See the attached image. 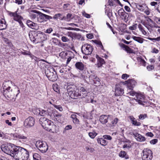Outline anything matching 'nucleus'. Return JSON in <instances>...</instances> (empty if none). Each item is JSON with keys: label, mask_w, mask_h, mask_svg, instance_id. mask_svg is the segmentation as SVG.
<instances>
[{"label": "nucleus", "mask_w": 160, "mask_h": 160, "mask_svg": "<svg viewBox=\"0 0 160 160\" xmlns=\"http://www.w3.org/2000/svg\"><path fill=\"white\" fill-rule=\"evenodd\" d=\"M9 15L13 17V19L14 20L18 21L19 23L20 26L22 27L23 24L22 21L23 18L20 15V13L18 12V11H16L14 12H8Z\"/></svg>", "instance_id": "nucleus-6"}, {"label": "nucleus", "mask_w": 160, "mask_h": 160, "mask_svg": "<svg viewBox=\"0 0 160 160\" xmlns=\"http://www.w3.org/2000/svg\"><path fill=\"white\" fill-rule=\"evenodd\" d=\"M132 38L135 41L141 43H142L144 40V39L139 37L133 36L132 37Z\"/></svg>", "instance_id": "nucleus-24"}, {"label": "nucleus", "mask_w": 160, "mask_h": 160, "mask_svg": "<svg viewBox=\"0 0 160 160\" xmlns=\"http://www.w3.org/2000/svg\"><path fill=\"white\" fill-rule=\"evenodd\" d=\"M147 117V115L146 114H141L139 117V119L141 120H143Z\"/></svg>", "instance_id": "nucleus-51"}, {"label": "nucleus", "mask_w": 160, "mask_h": 160, "mask_svg": "<svg viewBox=\"0 0 160 160\" xmlns=\"http://www.w3.org/2000/svg\"><path fill=\"white\" fill-rule=\"evenodd\" d=\"M35 123V119L32 117H29L26 118L24 122V125L26 128L33 126Z\"/></svg>", "instance_id": "nucleus-10"}, {"label": "nucleus", "mask_w": 160, "mask_h": 160, "mask_svg": "<svg viewBox=\"0 0 160 160\" xmlns=\"http://www.w3.org/2000/svg\"><path fill=\"white\" fill-rule=\"evenodd\" d=\"M140 61L142 65H143L144 66H146V62L144 60L142 59H140Z\"/></svg>", "instance_id": "nucleus-59"}, {"label": "nucleus", "mask_w": 160, "mask_h": 160, "mask_svg": "<svg viewBox=\"0 0 160 160\" xmlns=\"http://www.w3.org/2000/svg\"><path fill=\"white\" fill-rule=\"evenodd\" d=\"M129 77V75H128L126 74H124L122 75V78L126 80Z\"/></svg>", "instance_id": "nucleus-54"}, {"label": "nucleus", "mask_w": 160, "mask_h": 160, "mask_svg": "<svg viewBox=\"0 0 160 160\" xmlns=\"http://www.w3.org/2000/svg\"><path fill=\"white\" fill-rule=\"evenodd\" d=\"M158 142V139H153L152 140H151L150 142L151 144H155L156 143Z\"/></svg>", "instance_id": "nucleus-63"}, {"label": "nucleus", "mask_w": 160, "mask_h": 160, "mask_svg": "<svg viewBox=\"0 0 160 160\" xmlns=\"http://www.w3.org/2000/svg\"><path fill=\"white\" fill-rule=\"evenodd\" d=\"M93 49V47L90 44L87 43L82 45L81 48L82 52L86 55H90L92 53Z\"/></svg>", "instance_id": "nucleus-5"}, {"label": "nucleus", "mask_w": 160, "mask_h": 160, "mask_svg": "<svg viewBox=\"0 0 160 160\" xmlns=\"http://www.w3.org/2000/svg\"><path fill=\"white\" fill-rule=\"evenodd\" d=\"M72 128V126L71 125H68L66 126L64 129L65 130H68Z\"/></svg>", "instance_id": "nucleus-55"}, {"label": "nucleus", "mask_w": 160, "mask_h": 160, "mask_svg": "<svg viewBox=\"0 0 160 160\" xmlns=\"http://www.w3.org/2000/svg\"><path fill=\"white\" fill-rule=\"evenodd\" d=\"M57 128L56 126L54 125L52 122V123L50 125L47 130H48L50 132H57Z\"/></svg>", "instance_id": "nucleus-17"}, {"label": "nucleus", "mask_w": 160, "mask_h": 160, "mask_svg": "<svg viewBox=\"0 0 160 160\" xmlns=\"http://www.w3.org/2000/svg\"><path fill=\"white\" fill-rule=\"evenodd\" d=\"M103 137L104 139H106L109 140H111L112 139V137L110 136L107 135H104Z\"/></svg>", "instance_id": "nucleus-50"}, {"label": "nucleus", "mask_w": 160, "mask_h": 160, "mask_svg": "<svg viewBox=\"0 0 160 160\" xmlns=\"http://www.w3.org/2000/svg\"><path fill=\"white\" fill-rule=\"evenodd\" d=\"M146 135L148 137H152L153 136V134L151 132H148L146 134Z\"/></svg>", "instance_id": "nucleus-61"}, {"label": "nucleus", "mask_w": 160, "mask_h": 160, "mask_svg": "<svg viewBox=\"0 0 160 160\" xmlns=\"http://www.w3.org/2000/svg\"><path fill=\"white\" fill-rule=\"evenodd\" d=\"M152 157V152L150 150L146 148L143 150L142 155L143 160H151Z\"/></svg>", "instance_id": "nucleus-8"}, {"label": "nucleus", "mask_w": 160, "mask_h": 160, "mask_svg": "<svg viewBox=\"0 0 160 160\" xmlns=\"http://www.w3.org/2000/svg\"><path fill=\"white\" fill-rule=\"evenodd\" d=\"M3 21L0 20V30H2L5 29L6 28V25L5 23V20Z\"/></svg>", "instance_id": "nucleus-23"}, {"label": "nucleus", "mask_w": 160, "mask_h": 160, "mask_svg": "<svg viewBox=\"0 0 160 160\" xmlns=\"http://www.w3.org/2000/svg\"><path fill=\"white\" fill-rule=\"evenodd\" d=\"M14 138L16 139H21V135L19 134H15L14 135Z\"/></svg>", "instance_id": "nucleus-60"}, {"label": "nucleus", "mask_w": 160, "mask_h": 160, "mask_svg": "<svg viewBox=\"0 0 160 160\" xmlns=\"http://www.w3.org/2000/svg\"><path fill=\"white\" fill-rule=\"evenodd\" d=\"M12 81L9 80H8V81H6L3 84V89L8 91H9L10 89V86H8V88H6V85H8V84H12Z\"/></svg>", "instance_id": "nucleus-25"}, {"label": "nucleus", "mask_w": 160, "mask_h": 160, "mask_svg": "<svg viewBox=\"0 0 160 160\" xmlns=\"http://www.w3.org/2000/svg\"><path fill=\"white\" fill-rule=\"evenodd\" d=\"M76 115L75 114L72 115L71 118L73 119V122L76 124H78L79 122V120L77 118Z\"/></svg>", "instance_id": "nucleus-32"}, {"label": "nucleus", "mask_w": 160, "mask_h": 160, "mask_svg": "<svg viewBox=\"0 0 160 160\" xmlns=\"http://www.w3.org/2000/svg\"><path fill=\"white\" fill-rule=\"evenodd\" d=\"M67 91L69 92L70 96L72 98L76 99L79 96L81 97V93L79 92V90L75 85H68L67 87Z\"/></svg>", "instance_id": "nucleus-2"}, {"label": "nucleus", "mask_w": 160, "mask_h": 160, "mask_svg": "<svg viewBox=\"0 0 160 160\" xmlns=\"http://www.w3.org/2000/svg\"><path fill=\"white\" fill-rule=\"evenodd\" d=\"M53 18L54 19L59 18L61 20H62L63 19L66 20V18L65 17L63 16L62 14L60 13L56 14L53 17Z\"/></svg>", "instance_id": "nucleus-20"}, {"label": "nucleus", "mask_w": 160, "mask_h": 160, "mask_svg": "<svg viewBox=\"0 0 160 160\" xmlns=\"http://www.w3.org/2000/svg\"><path fill=\"white\" fill-rule=\"evenodd\" d=\"M82 15L87 18H90V14L86 13L84 11L82 12Z\"/></svg>", "instance_id": "nucleus-52"}, {"label": "nucleus", "mask_w": 160, "mask_h": 160, "mask_svg": "<svg viewBox=\"0 0 160 160\" xmlns=\"http://www.w3.org/2000/svg\"><path fill=\"white\" fill-rule=\"evenodd\" d=\"M109 116V115H108V116L104 115H101L99 119L100 122L102 124L106 123L108 122V119Z\"/></svg>", "instance_id": "nucleus-15"}, {"label": "nucleus", "mask_w": 160, "mask_h": 160, "mask_svg": "<svg viewBox=\"0 0 160 160\" xmlns=\"http://www.w3.org/2000/svg\"><path fill=\"white\" fill-rule=\"evenodd\" d=\"M54 107L58 109L60 111H62L63 110L62 107L60 106L55 105Z\"/></svg>", "instance_id": "nucleus-56"}, {"label": "nucleus", "mask_w": 160, "mask_h": 160, "mask_svg": "<svg viewBox=\"0 0 160 160\" xmlns=\"http://www.w3.org/2000/svg\"><path fill=\"white\" fill-rule=\"evenodd\" d=\"M154 20L158 24H160V18L156 17Z\"/></svg>", "instance_id": "nucleus-58"}, {"label": "nucleus", "mask_w": 160, "mask_h": 160, "mask_svg": "<svg viewBox=\"0 0 160 160\" xmlns=\"http://www.w3.org/2000/svg\"><path fill=\"white\" fill-rule=\"evenodd\" d=\"M39 121L42 127L46 130L50 125L52 123V122L45 118L42 117L40 118Z\"/></svg>", "instance_id": "nucleus-9"}, {"label": "nucleus", "mask_w": 160, "mask_h": 160, "mask_svg": "<svg viewBox=\"0 0 160 160\" xmlns=\"http://www.w3.org/2000/svg\"><path fill=\"white\" fill-rule=\"evenodd\" d=\"M76 68L82 71L84 69V66L83 63L82 62H77L75 64Z\"/></svg>", "instance_id": "nucleus-18"}, {"label": "nucleus", "mask_w": 160, "mask_h": 160, "mask_svg": "<svg viewBox=\"0 0 160 160\" xmlns=\"http://www.w3.org/2000/svg\"><path fill=\"white\" fill-rule=\"evenodd\" d=\"M39 115L41 116H46L47 115L46 111L44 110H42L41 111L40 110V113Z\"/></svg>", "instance_id": "nucleus-45"}, {"label": "nucleus", "mask_w": 160, "mask_h": 160, "mask_svg": "<svg viewBox=\"0 0 160 160\" xmlns=\"http://www.w3.org/2000/svg\"><path fill=\"white\" fill-rule=\"evenodd\" d=\"M33 112L37 115H39L40 113V110L38 109H34L32 110Z\"/></svg>", "instance_id": "nucleus-44"}, {"label": "nucleus", "mask_w": 160, "mask_h": 160, "mask_svg": "<svg viewBox=\"0 0 160 160\" xmlns=\"http://www.w3.org/2000/svg\"><path fill=\"white\" fill-rule=\"evenodd\" d=\"M36 146L42 152H46L48 149L47 144L44 142L37 141L36 143Z\"/></svg>", "instance_id": "nucleus-7"}, {"label": "nucleus", "mask_w": 160, "mask_h": 160, "mask_svg": "<svg viewBox=\"0 0 160 160\" xmlns=\"http://www.w3.org/2000/svg\"><path fill=\"white\" fill-rule=\"evenodd\" d=\"M52 109V108H48L47 109V110L46 111L47 115L49 116L50 117L52 116L53 113Z\"/></svg>", "instance_id": "nucleus-37"}, {"label": "nucleus", "mask_w": 160, "mask_h": 160, "mask_svg": "<svg viewBox=\"0 0 160 160\" xmlns=\"http://www.w3.org/2000/svg\"><path fill=\"white\" fill-rule=\"evenodd\" d=\"M85 148L86 149L87 151H88V152H92L95 151V149L94 148L88 147V146H86L85 147Z\"/></svg>", "instance_id": "nucleus-43"}, {"label": "nucleus", "mask_w": 160, "mask_h": 160, "mask_svg": "<svg viewBox=\"0 0 160 160\" xmlns=\"http://www.w3.org/2000/svg\"><path fill=\"white\" fill-rule=\"evenodd\" d=\"M62 97L65 100H68L69 99L70 96L69 92H65L63 93Z\"/></svg>", "instance_id": "nucleus-28"}, {"label": "nucleus", "mask_w": 160, "mask_h": 160, "mask_svg": "<svg viewBox=\"0 0 160 160\" xmlns=\"http://www.w3.org/2000/svg\"><path fill=\"white\" fill-rule=\"evenodd\" d=\"M18 147L10 143L7 144L5 146L2 145L1 146V149L3 152L13 157V155L15 153L16 148Z\"/></svg>", "instance_id": "nucleus-3"}, {"label": "nucleus", "mask_w": 160, "mask_h": 160, "mask_svg": "<svg viewBox=\"0 0 160 160\" xmlns=\"http://www.w3.org/2000/svg\"><path fill=\"white\" fill-rule=\"evenodd\" d=\"M88 135L90 138H94L97 135V133L93 131L92 132L89 133Z\"/></svg>", "instance_id": "nucleus-41"}, {"label": "nucleus", "mask_w": 160, "mask_h": 160, "mask_svg": "<svg viewBox=\"0 0 160 160\" xmlns=\"http://www.w3.org/2000/svg\"><path fill=\"white\" fill-rule=\"evenodd\" d=\"M126 25L124 23L121 24V31L124 32H126Z\"/></svg>", "instance_id": "nucleus-35"}, {"label": "nucleus", "mask_w": 160, "mask_h": 160, "mask_svg": "<svg viewBox=\"0 0 160 160\" xmlns=\"http://www.w3.org/2000/svg\"><path fill=\"white\" fill-rule=\"evenodd\" d=\"M127 13H123V12H122L121 14V19H122V20L124 21L125 22H127L128 21L127 20Z\"/></svg>", "instance_id": "nucleus-27"}, {"label": "nucleus", "mask_w": 160, "mask_h": 160, "mask_svg": "<svg viewBox=\"0 0 160 160\" xmlns=\"http://www.w3.org/2000/svg\"><path fill=\"white\" fill-rule=\"evenodd\" d=\"M97 141L98 143L102 145H105L106 144V140L102 138H98L97 139Z\"/></svg>", "instance_id": "nucleus-30"}, {"label": "nucleus", "mask_w": 160, "mask_h": 160, "mask_svg": "<svg viewBox=\"0 0 160 160\" xmlns=\"http://www.w3.org/2000/svg\"><path fill=\"white\" fill-rule=\"evenodd\" d=\"M33 160H41V157L38 154L35 153L33 155Z\"/></svg>", "instance_id": "nucleus-38"}, {"label": "nucleus", "mask_w": 160, "mask_h": 160, "mask_svg": "<svg viewBox=\"0 0 160 160\" xmlns=\"http://www.w3.org/2000/svg\"><path fill=\"white\" fill-rule=\"evenodd\" d=\"M121 47L123 49V50L126 51L127 53H134L133 50L130 48L128 46L122 43L121 44Z\"/></svg>", "instance_id": "nucleus-14"}, {"label": "nucleus", "mask_w": 160, "mask_h": 160, "mask_svg": "<svg viewBox=\"0 0 160 160\" xmlns=\"http://www.w3.org/2000/svg\"><path fill=\"white\" fill-rule=\"evenodd\" d=\"M45 70V74L49 80L54 82L57 80V77L56 74L53 72L54 69L52 67H49L46 68Z\"/></svg>", "instance_id": "nucleus-4"}, {"label": "nucleus", "mask_w": 160, "mask_h": 160, "mask_svg": "<svg viewBox=\"0 0 160 160\" xmlns=\"http://www.w3.org/2000/svg\"><path fill=\"white\" fill-rule=\"evenodd\" d=\"M37 36L40 38L41 41H44L47 39V35L42 33H38Z\"/></svg>", "instance_id": "nucleus-26"}, {"label": "nucleus", "mask_w": 160, "mask_h": 160, "mask_svg": "<svg viewBox=\"0 0 160 160\" xmlns=\"http://www.w3.org/2000/svg\"><path fill=\"white\" fill-rule=\"evenodd\" d=\"M124 85L127 84V87L130 89L132 90L136 84V82L133 79H129L124 82H121Z\"/></svg>", "instance_id": "nucleus-11"}, {"label": "nucleus", "mask_w": 160, "mask_h": 160, "mask_svg": "<svg viewBox=\"0 0 160 160\" xmlns=\"http://www.w3.org/2000/svg\"><path fill=\"white\" fill-rule=\"evenodd\" d=\"M132 123L134 125L137 126H139L141 125V123L139 122H138L135 119L132 121Z\"/></svg>", "instance_id": "nucleus-49"}, {"label": "nucleus", "mask_w": 160, "mask_h": 160, "mask_svg": "<svg viewBox=\"0 0 160 160\" xmlns=\"http://www.w3.org/2000/svg\"><path fill=\"white\" fill-rule=\"evenodd\" d=\"M52 28H50L48 29L45 32H46L47 33H50L52 31Z\"/></svg>", "instance_id": "nucleus-64"}, {"label": "nucleus", "mask_w": 160, "mask_h": 160, "mask_svg": "<svg viewBox=\"0 0 160 160\" xmlns=\"http://www.w3.org/2000/svg\"><path fill=\"white\" fill-rule=\"evenodd\" d=\"M119 84H117L116 86L115 94L116 96H119L120 95V88Z\"/></svg>", "instance_id": "nucleus-29"}, {"label": "nucleus", "mask_w": 160, "mask_h": 160, "mask_svg": "<svg viewBox=\"0 0 160 160\" xmlns=\"http://www.w3.org/2000/svg\"><path fill=\"white\" fill-rule=\"evenodd\" d=\"M147 68L148 71H150L154 69V66L152 65H149L147 66Z\"/></svg>", "instance_id": "nucleus-53"}, {"label": "nucleus", "mask_w": 160, "mask_h": 160, "mask_svg": "<svg viewBox=\"0 0 160 160\" xmlns=\"http://www.w3.org/2000/svg\"><path fill=\"white\" fill-rule=\"evenodd\" d=\"M96 57L98 61V63L97 64L98 66V67H100L103 64L105 63L104 60L99 57L98 55H96Z\"/></svg>", "instance_id": "nucleus-19"}, {"label": "nucleus", "mask_w": 160, "mask_h": 160, "mask_svg": "<svg viewBox=\"0 0 160 160\" xmlns=\"http://www.w3.org/2000/svg\"><path fill=\"white\" fill-rule=\"evenodd\" d=\"M93 82L96 86H99L101 84L99 79L97 77L94 80Z\"/></svg>", "instance_id": "nucleus-40"}, {"label": "nucleus", "mask_w": 160, "mask_h": 160, "mask_svg": "<svg viewBox=\"0 0 160 160\" xmlns=\"http://www.w3.org/2000/svg\"><path fill=\"white\" fill-rule=\"evenodd\" d=\"M72 35L75 38H81V36L79 34L77 33H72L71 32L70 34H69V36H71V35Z\"/></svg>", "instance_id": "nucleus-39"}, {"label": "nucleus", "mask_w": 160, "mask_h": 160, "mask_svg": "<svg viewBox=\"0 0 160 160\" xmlns=\"http://www.w3.org/2000/svg\"><path fill=\"white\" fill-rule=\"evenodd\" d=\"M118 121V119L117 118H115L114 120L112 121V123L113 125H114L117 124Z\"/></svg>", "instance_id": "nucleus-62"}, {"label": "nucleus", "mask_w": 160, "mask_h": 160, "mask_svg": "<svg viewBox=\"0 0 160 160\" xmlns=\"http://www.w3.org/2000/svg\"><path fill=\"white\" fill-rule=\"evenodd\" d=\"M61 39L62 41L64 42H68L69 41V39L65 36L62 37Z\"/></svg>", "instance_id": "nucleus-48"}, {"label": "nucleus", "mask_w": 160, "mask_h": 160, "mask_svg": "<svg viewBox=\"0 0 160 160\" xmlns=\"http://www.w3.org/2000/svg\"><path fill=\"white\" fill-rule=\"evenodd\" d=\"M97 77V76L95 75L92 74L89 76V78L90 80H92L93 82Z\"/></svg>", "instance_id": "nucleus-46"}, {"label": "nucleus", "mask_w": 160, "mask_h": 160, "mask_svg": "<svg viewBox=\"0 0 160 160\" xmlns=\"http://www.w3.org/2000/svg\"><path fill=\"white\" fill-rule=\"evenodd\" d=\"M133 135L138 141L141 142L144 141L146 140V138L144 137L138 133H133Z\"/></svg>", "instance_id": "nucleus-12"}, {"label": "nucleus", "mask_w": 160, "mask_h": 160, "mask_svg": "<svg viewBox=\"0 0 160 160\" xmlns=\"http://www.w3.org/2000/svg\"><path fill=\"white\" fill-rule=\"evenodd\" d=\"M121 157L124 158L126 159H128L129 158L126 152L124 151L121 152Z\"/></svg>", "instance_id": "nucleus-34"}, {"label": "nucleus", "mask_w": 160, "mask_h": 160, "mask_svg": "<svg viewBox=\"0 0 160 160\" xmlns=\"http://www.w3.org/2000/svg\"><path fill=\"white\" fill-rule=\"evenodd\" d=\"M146 24L147 25L151 27L152 26V24L153 23V21L149 18H146Z\"/></svg>", "instance_id": "nucleus-31"}, {"label": "nucleus", "mask_w": 160, "mask_h": 160, "mask_svg": "<svg viewBox=\"0 0 160 160\" xmlns=\"http://www.w3.org/2000/svg\"><path fill=\"white\" fill-rule=\"evenodd\" d=\"M138 27L139 30L142 32L143 35H145L147 34L146 32L144 30L143 27L141 24H139Z\"/></svg>", "instance_id": "nucleus-33"}, {"label": "nucleus", "mask_w": 160, "mask_h": 160, "mask_svg": "<svg viewBox=\"0 0 160 160\" xmlns=\"http://www.w3.org/2000/svg\"><path fill=\"white\" fill-rule=\"evenodd\" d=\"M124 144L123 145V148L124 149V150H125L126 149V148L127 149H129L130 148V147L129 146V144H128L127 143H123Z\"/></svg>", "instance_id": "nucleus-47"}, {"label": "nucleus", "mask_w": 160, "mask_h": 160, "mask_svg": "<svg viewBox=\"0 0 160 160\" xmlns=\"http://www.w3.org/2000/svg\"><path fill=\"white\" fill-rule=\"evenodd\" d=\"M27 24L29 27L33 29L37 30L38 29V28L37 26V24L30 20L27 21Z\"/></svg>", "instance_id": "nucleus-16"}, {"label": "nucleus", "mask_w": 160, "mask_h": 160, "mask_svg": "<svg viewBox=\"0 0 160 160\" xmlns=\"http://www.w3.org/2000/svg\"><path fill=\"white\" fill-rule=\"evenodd\" d=\"M112 11H109V12H108V15L109 17L111 16L114 17V16H117L116 13L114 12L113 13L112 12Z\"/></svg>", "instance_id": "nucleus-42"}, {"label": "nucleus", "mask_w": 160, "mask_h": 160, "mask_svg": "<svg viewBox=\"0 0 160 160\" xmlns=\"http://www.w3.org/2000/svg\"><path fill=\"white\" fill-rule=\"evenodd\" d=\"M93 42L95 43L98 45V46L102 50H104L103 47L101 42L100 41L95 40H94Z\"/></svg>", "instance_id": "nucleus-36"}, {"label": "nucleus", "mask_w": 160, "mask_h": 160, "mask_svg": "<svg viewBox=\"0 0 160 160\" xmlns=\"http://www.w3.org/2000/svg\"><path fill=\"white\" fill-rule=\"evenodd\" d=\"M137 26L136 24L132 26H130L129 27V29L131 30H135L136 29Z\"/></svg>", "instance_id": "nucleus-57"}, {"label": "nucleus", "mask_w": 160, "mask_h": 160, "mask_svg": "<svg viewBox=\"0 0 160 160\" xmlns=\"http://www.w3.org/2000/svg\"><path fill=\"white\" fill-rule=\"evenodd\" d=\"M37 13L39 14L37 16V17H38V21L41 22L44 20V16H43V15H42L44 14L39 12H38Z\"/></svg>", "instance_id": "nucleus-21"}, {"label": "nucleus", "mask_w": 160, "mask_h": 160, "mask_svg": "<svg viewBox=\"0 0 160 160\" xmlns=\"http://www.w3.org/2000/svg\"><path fill=\"white\" fill-rule=\"evenodd\" d=\"M137 99H136L137 102L140 104H142L144 98V96L141 94L138 93L136 95Z\"/></svg>", "instance_id": "nucleus-13"}, {"label": "nucleus", "mask_w": 160, "mask_h": 160, "mask_svg": "<svg viewBox=\"0 0 160 160\" xmlns=\"http://www.w3.org/2000/svg\"><path fill=\"white\" fill-rule=\"evenodd\" d=\"M79 92L82 93V95H81V98H85L87 95V91L83 87H81L80 88Z\"/></svg>", "instance_id": "nucleus-22"}, {"label": "nucleus", "mask_w": 160, "mask_h": 160, "mask_svg": "<svg viewBox=\"0 0 160 160\" xmlns=\"http://www.w3.org/2000/svg\"><path fill=\"white\" fill-rule=\"evenodd\" d=\"M13 155V158L16 160H27L29 157L28 152L27 150L18 146Z\"/></svg>", "instance_id": "nucleus-1"}]
</instances>
